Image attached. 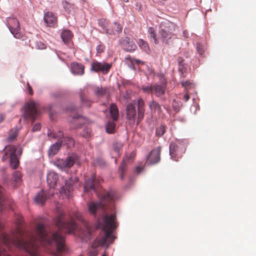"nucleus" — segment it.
Segmentation results:
<instances>
[{"label": "nucleus", "mask_w": 256, "mask_h": 256, "mask_svg": "<svg viewBox=\"0 0 256 256\" xmlns=\"http://www.w3.org/2000/svg\"><path fill=\"white\" fill-rule=\"evenodd\" d=\"M16 223V228L8 234L2 232L0 220V256H59L65 250L64 238L59 232H49L40 223L34 230L26 231L20 216Z\"/></svg>", "instance_id": "obj_1"}, {"label": "nucleus", "mask_w": 256, "mask_h": 256, "mask_svg": "<svg viewBox=\"0 0 256 256\" xmlns=\"http://www.w3.org/2000/svg\"><path fill=\"white\" fill-rule=\"evenodd\" d=\"M70 110L72 111L75 110V107H72L70 108Z\"/></svg>", "instance_id": "obj_56"}, {"label": "nucleus", "mask_w": 256, "mask_h": 256, "mask_svg": "<svg viewBox=\"0 0 256 256\" xmlns=\"http://www.w3.org/2000/svg\"><path fill=\"white\" fill-rule=\"evenodd\" d=\"M111 65L106 63H101L98 62H94L92 64V70L96 72H102L103 73H107L110 70Z\"/></svg>", "instance_id": "obj_14"}, {"label": "nucleus", "mask_w": 256, "mask_h": 256, "mask_svg": "<svg viewBox=\"0 0 256 256\" xmlns=\"http://www.w3.org/2000/svg\"><path fill=\"white\" fill-rule=\"evenodd\" d=\"M62 144L60 141H58L52 144L50 148L48 154L50 156H53L56 154L60 150Z\"/></svg>", "instance_id": "obj_20"}, {"label": "nucleus", "mask_w": 256, "mask_h": 256, "mask_svg": "<svg viewBox=\"0 0 256 256\" xmlns=\"http://www.w3.org/2000/svg\"><path fill=\"white\" fill-rule=\"evenodd\" d=\"M148 32L150 34V36L154 39V43L156 44H158V40L156 38V31L154 28L152 27L149 28L148 30Z\"/></svg>", "instance_id": "obj_34"}, {"label": "nucleus", "mask_w": 256, "mask_h": 256, "mask_svg": "<svg viewBox=\"0 0 256 256\" xmlns=\"http://www.w3.org/2000/svg\"><path fill=\"white\" fill-rule=\"evenodd\" d=\"M71 70L75 74L82 75L84 73V67L82 64L74 62L72 64Z\"/></svg>", "instance_id": "obj_19"}, {"label": "nucleus", "mask_w": 256, "mask_h": 256, "mask_svg": "<svg viewBox=\"0 0 256 256\" xmlns=\"http://www.w3.org/2000/svg\"><path fill=\"white\" fill-rule=\"evenodd\" d=\"M80 256H82V255H80Z\"/></svg>", "instance_id": "obj_60"}, {"label": "nucleus", "mask_w": 256, "mask_h": 256, "mask_svg": "<svg viewBox=\"0 0 256 256\" xmlns=\"http://www.w3.org/2000/svg\"><path fill=\"white\" fill-rule=\"evenodd\" d=\"M176 24L168 20H165L160 24L159 36L162 42L166 44H169L172 38H175L174 32Z\"/></svg>", "instance_id": "obj_4"}, {"label": "nucleus", "mask_w": 256, "mask_h": 256, "mask_svg": "<svg viewBox=\"0 0 256 256\" xmlns=\"http://www.w3.org/2000/svg\"><path fill=\"white\" fill-rule=\"evenodd\" d=\"M143 168L142 166H138L136 168V170L137 173H140L143 170Z\"/></svg>", "instance_id": "obj_52"}, {"label": "nucleus", "mask_w": 256, "mask_h": 256, "mask_svg": "<svg viewBox=\"0 0 256 256\" xmlns=\"http://www.w3.org/2000/svg\"><path fill=\"white\" fill-rule=\"evenodd\" d=\"M41 128V125L40 123H36L32 126V132H35L36 131L40 130Z\"/></svg>", "instance_id": "obj_43"}, {"label": "nucleus", "mask_w": 256, "mask_h": 256, "mask_svg": "<svg viewBox=\"0 0 256 256\" xmlns=\"http://www.w3.org/2000/svg\"><path fill=\"white\" fill-rule=\"evenodd\" d=\"M100 184V180H97L95 176H92L86 181L84 190L85 191L92 190L96 192V189L99 186Z\"/></svg>", "instance_id": "obj_10"}, {"label": "nucleus", "mask_w": 256, "mask_h": 256, "mask_svg": "<svg viewBox=\"0 0 256 256\" xmlns=\"http://www.w3.org/2000/svg\"><path fill=\"white\" fill-rule=\"evenodd\" d=\"M58 178V174L54 172H50L47 175V182L50 188H53L56 184Z\"/></svg>", "instance_id": "obj_18"}, {"label": "nucleus", "mask_w": 256, "mask_h": 256, "mask_svg": "<svg viewBox=\"0 0 256 256\" xmlns=\"http://www.w3.org/2000/svg\"><path fill=\"white\" fill-rule=\"evenodd\" d=\"M160 148L158 147L152 150L147 156V160L150 164H154L160 160Z\"/></svg>", "instance_id": "obj_12"}, {"label": "nucleus", "mask_w": 256, "mask_h": 256, "mask_svg": "<svg viewBox=\"0 0 256 256\" xmlns=\"http://www.w3.org/2000/svg\"><path fill=\"white\" fill-rule=\"evenodd\" d=\"M138 44L140 48L146 53H149L150 52V48L148 44L146 41H144L142 39H140L138 42Z\"/></svg>", "instance_id": "obj_28"}, {"label": "nucleus", "mask_w": 256, "mask_h": 256, "mask_svg": "<svg viewBox=\"0 0 256 256\" xmlns=\"http://www.w3.org/2000/svg\"><path fill=\"white\" fill-rule=\"evenodd\" d=\"M148 107L152 112L160 113L162 108L160 105L155 100H152L148 104Z\"/></svg>", "instance_id": "obj_22"}, {"label": "nucleus", "mask_w": 256, "mask_h": 256, "mask_svg": "<svg viewBox=\"0 0 256 256\" xmlns=\"http://www.w3.org/2000/svg\"><path fill=\"white\" fill-rule=\"evenodd\" d=\"M138 104V118L137 124H138L143 119L145 112V104L142 98H139L137 102Z\"/></svg>", "instance_id": "obj_15"}, {"label": "nucleus", "mask_w": 256, "mask_h": 256, "mask_svg": "<svg viewBox=\"0 0 256 256\" xmlns=\"http://www.w3.org/2000/svg\"><path fill=\"white\" fill-rule=\"evenodd\" d=\"M47 196L46 194L43 190L39 192L34 198L36 203L40 204H44L46 200Z\"/></svg>", "instance_id": "obj_23"}, {"label": "nucleus", "mask_w": 256, "mask_h": 256, "mask_svg": "<svg viewBox=\"0 0 256 256\" xmlns=\"http://www.w3.org/2000/svg\"><path fill=\"white\" fill-rule=\"evenodd\" d=\"M72 34L70 30H64L61 34V38L65 44H68L72 39Z\"/></svg>", "instance_id": "obj_27"}, {"label": "nucleus", "mask_w": 256, "mask_h": 256, "mask_svg": "<svg viewBox=\"0 0 256 256\" xmlns=\"http://www.w3.org/2000/svg\"><path fill=\"white\" fill-rule=\"evenodd\" d=\"M166 84H154L153 85L152 94L160 97L164 94L166 92Z\"/></svg>", "instance_id": "obj_17"}, {"label": "nucleus", "mask_w": 256, "mask_h": 256, "mask_svg": "<svg viewBox=\"0 0 256 256\" xmlns=\"http://www.w3.org/2000/svg\"><path fill=\"white\" fill-rule=\"evenodd\" d=\"M6 25L14 38L24 40V36L19 32L20 30V23L16 18H8L6 20Z\"/></svg>", "instance_id": "obj_7"}, {"label": "nucleus", "mask_w": 256, "mask_h": 256, "mask_svg": "<svg viewBox=\"0 0 256 256\" xmlns=\"http://www.w3.org/2000/svg\"><path fill=\"white\" fill-rule=\"evenodd\" d=\"M116 128V124L114 122H108L106 126V132L112 134L114 132Z\"/></svg>", "instance_id": "obj_32"}, {"label": "nucleus", "mask_w": 256, "mask_h": 256, "mask_svg": "<svg viewBox=\"0 0 256 256\" xmlns=\"http://www.w3.org/2000/svg\"><path fill=\"white\" fill-rule=\"evenodd\" d=\"M116 198L114 191L104 192L100 196L99 202H92L88 204V210L92 214H96V211L99 210H102L104 213L102 218L98 221L102 226V232L92 243V248L100 246H106L108 248L116 238L113 234V231L118 226L114 204Z\"/></svg>", "instance_id": "obj_2"}, {"label": "nucleus", "mask_w": 256, "mask_h": 256, "mask_svg": "<svg viewBox=\"0 0 256 256\" xmlns=\"http://www.w3.org/2000/svg\"><path fill=\"white\" fill-rule=\"evenodd\" d=\"M196 50L200 54H202L204 52L202 46L199 43L196 44Z\"/></svg>", "instance_id": "obj_46"}, {"label": "nucleus", "mask_w": 256, "mask_h": 256, "mask_svg": "<svg viewBox=\"0 0 256 256\" xmlns=\"http://www.w3.org/2000/svg\"><path fill=\"white\" fill-rule=\"evenodd\" d=\"M6 151L2 158V160L4 162L8 160L10 166L16 169L18 167L19 164L18 160L16 156L17 148L15 146H9L6 147Z\"/></svg>", "instance_id": "obj_5"}, {"label": "nucleus", "mask_w": 256, "mask_h": 256, "mask_svg": "<svg viewBox=\"0 0 256 256\" xmlns=\"http://www.w3.org/2000/svg\"><path fill=\"white\" fill-rule=\"evenodd\" d=\"M126 118L131 122L134 123L135 122L136 112L134 104L129 103L126 107Z\"/></svg>", "instance_id": "obj_13"}, {"label": "nucleus", "mask_w": 256, "mask_h": 256, "mask_svg": "<svg viewBox=\"0 0 256 256\" xmlns=\"http://www.w3.org/2000/svg\"><path fill=\"white\" fill-rule=\"evenodd\" d=\"M173 108L177 112L179 110V108H178L176 106H174V104H173Z\"/></svg>", "instance_id": "obj_55"}, {"label": "nucleus", "mask_w": 256, "mask_h": 256, "mask_svg": "<svg viewBox=\"0 0 256 256\" xmlns=\"http://www.w3.org/2000/svg\"><path fill=\"white\" fill-rule=\"evenodd\" d=\"M27 87H28V90L29 94L30 95H32L34 94V92H33L32 89L29 83H28Z\"/></svg>", "instance_id": "obj_50"}, {"label": "nucleus", "mask_w": 256, "mask_h": 256, "mask_svg": "<svg viewBox=\"0 0 256 256\" xmlns=\"http://www.w3.org/2000/svg\"><path fill=\"white\" fill-rule=\"evenodd\" d=\"M178 146L175 143H171L170 146V153L172 159L176 160L175 152L178 150Z\"/></svg>", "instance_id": "obj_31"}, {"label": "nucleus", "mask_w": 256, "mask_h": 256, "mask_svg": "<svg viewBox=\"0 0 256 256\" xmlns=\"http://www.w3.org/2000/svg\"><path fill=\"white\" fill-rule=\"evenodd\" d=\"M98 254V251L96 250H93L89 252L88 256H97Z\"/></svg>", "instance_id": "obj_48"}, {"label": "nucleus", "mask_w": 256, "mask_h": 256, "mask_svg": "<svg viewBox=\"0 0 256 256\" xmlns=\"http://www.w3.org/2000/svg\"><path fill=\"white\" fill-rule=\"evenodd\" d=\"M38 108V104L34 101H30L27 103L24 107V118L31 120L33 123L40 114Z\"/></svg>", "instance_id": "obj_6"}, {"label": "nucleus", "mask_w": 256, "mask_h": 256, "mask_svg": "<svg viewBox=\"0 0 256 256\" xmlns=\"http://www.w3.org/2000/svg\"><path fill=\"white\" fill-rule=\"evenodd\" d=\"M6 116L4 114H0V123H2L6 118Z\"/></svg>", "instance_id": "obj_51"}, {"label": "nucleus", "mask_w": 256, "mask_h": 256, "mask_svg": "<svg viewBox=\"0 0 256 256\" xmlns=\"http://www.w3.org/2000/svg\"><path fill=\"white\" fill-rule=\"evenodd\" d=\"M192 83L190 81H184L182 82V84L184 87L187 88Z\"/></svg>", "instance_id": "obj_49"}, {"label": "nucleus", "mask_w": 256, "mask_h": 256, "mask_svg": "<svg viewBox=\"0 0 256 256\" xmlns=\"http://www.w3.org/2000/svg\"><path fill=\"white\" fill-rule=\"evenodd\" d=\"M80 98L82 104L84 106L88 107L90 106L92 102L86 96L81 94Z\"/></svg>", "instance_id": "obj_35"}, {"label": "nucleus", "mask_w": 256, "mask_h": 256, "mask_svg": "<svg viewBox=\"0 0 256 256\" xmlns=\"http://www.w3.org/2000/svg\"><path fill=\"white\" fill-rule=\"evenodd\" d=\"M18 130H12L10 133V134L8 138V142H12L15 140L18 136Z\"/></svg>", "instance_id": "obj_37"}, {"label": "nucleus", "mask_w": 256, "mask_h": 256, "mask_svg": "<svg viewBox=\"0 0 256 256\" xmlns=\"http://www.w3.org/2000/svg\"><path fill=\"white\" fill-rule=\"evenodd\" d=\"M142 90L144 92L150 93L152 94L153 85L142 86Z\"/></svg>", "instance_id": "obj_40"}, {"label": "nucleus", "mask_w": 256, "mask_h": 256, "mask_svg": "<svg viewBox=\"0 0 256 256\" xmlns=\"http://www.w3.org/2000/svg\"><path fill=\"white\" fill-rule=\"evenodd\" d=\"M22 181V174L20 171H16L12 174V184L14 187L20 184Z\"/></svg>", "instance_id": "obj_24"}, {"label": "nucleus", "mask_w": 256, "mask_h": 256, "mask_svg": "<svg viewBox=\"0 0 256 256\" xmlns=\"http://www.w3.org/2000/svg\"><path fill=\"white\" fill-rule=\"evenodd\" d=\"M78 178H74V182H78Z\"/></svg>", "instance_id": "obj_57"}, {"label": "nucleus", "mask_w": 256, "mask_h": 256, "mask_svg": "<svg viewBox=\"0 0 256 256\" xmlns=\"http://www.w3.org/2000/svg\"><path fill=\"white\" fill-rule=\"evenodd\" d=\"M60 142L62 144L66 145L68 148H70L74 145V140L70 137L64 136L62 140H61Z\"/></svg>", "instance_id": "obj_29"}, {"label": "nucleus", "mask_w": 256, "mask_h": 256, "mask_svg": "<svg viewBox=\"0 0 256 256\" xmlns=\"http://www.w3.org/2000/svg\"><path fill=\"white\" fill-rule=\"evenodd\" d=\"M3 192L4 188L0 186V210H2L4 208V205L5 204Z\"/></svg>", "instance_id": "obj_36"}, {"label": "nucleus", "mask_w": 256, "mask_h": 256, "mask_svg": "<svg viewBox=\"0 0 256 256\" xmlns=\"http://www.w3.org/2000/svg\"><path fill=\"white\" fill-rule=\"evenodd\" d=\"M94 92L96 96L101 97L108 94V89L107 88L97 86L94 88Z\"/></svg>", "instance_id": "obj_26"}, {"label": "nucleus", "mask_w": 256, "mask_h": 256, "mask_svg": "<svg viewBox=\"0 0 256 256\" xmlns=\"http://www.w3.org/2000/svg\"><path fill=\"white\" fill-rule=\"evenodd\" d=\"M122 147V144L119 142H115L112 144V150L116 155H119L120 150Z\"/></svg>", "instance_id": "obj_30"}, {"label": "nucleus", "mask_w": 256, "mask_h": 256, "mask_svg": "<svg viewBox=\"0 0 256 256\" xmlns=\"http://www.w3.org/2000/svg\"><path fill=\"white\" fill-rule=\"evenodd\" d=\"M72 184L67 182H66V186L60 188V192L62 195H64L66 197L69 198L70 191L72 190Z\"/></svg>", "instance_id": "obj_21"}, {"label": "nucleus", "mask_w": 256, "mask_h": 256, "mask_svg": "<svg viewBox=\"0 0 256 256\" xmlns=\"http://www.w3.org/2000/svg\"><path fill=\"white\" fill-rule=\"evenodd\" d=\"M126 59L129 60L132 62H135L137 64H144V62H143L140 60H136L134 58H132L130 56L126 58Z\"/></svg>", "instance_id": "obj_45"}, {"label": "nucleus", "mask_w": 256, "mask_h": 256, "mask_svg": "<svg viewBox=\"0 0 256 256\" xmlns=\"http://www.w3.org/2000/svg\"><path fill=\"white\" fill-rule=\"evenodd\" d=\"M190 98V96L188 94H186L184 96V100L186 102L188 101Z\"/></svg>", "instance_id": "obj_53"}, {"label": "nucleus", "mask_w": 256, "mask_h": 256, "mask_svg": "<svg viewBox=\"0 0 256 256\" xmlns=\"http://www.w3.org/2000/svg\"><path fill=\"white\" fill-rule=\"evenodd\" d=\"M102 256H106L105 254H103V255H102Z\"/></svg>", "instance_id": "obj_59"}, {"label": "nucleus", "mask_w": 256, "mask_h": 256, "mask_svg": "<svg viewBox=\"0 0 256 256\" xmlns=\"http://www.w3.org/2000/svg\"><path fill=\"white\" fill-rule=\"evenodd\" d=\"M124 2H128V0H124Z\"/></svg>", "instance_id": "obj_58"}, {"label": "nucleus", "mask_w": 256, "mask_h": 256, "mask_svg": "<svg viewBox=\"0 0 256 256\" xmlns=\"http://www.w3.org/2000/svg\"><path fill=\"white\" fill-rule=\"evenodd\" d=\"M110 114L111 118L114 121L118 120L119 116L118 110L114 104H111L110 106Z\"/></svg>", "instance_id": "obj_25"}, {"label": "nucleus", "mask_w": 256, "mask_h": 256, "mask_svg": "<svg viewBox=\"0 0 256 256\" xmlns=\"http://www.w3.org/2000/svg\"><path fill=\"white\" fill-rule=\"evenodd\" d=\"M77 156L75 154L68 156L65 159H57L54 162V164L62 170H65L72 166L76 160Z\"/></svg>", "instance_id": "obj_8"}, {"label": "nucleus", "mask_w": 256, "mask_h": 256, "mask_svg": "<svg viewBox=\"0 0 256 256\" xmlns=\"http://www.w3.org/2000/svg\"><path fill=\"white\" fill-rule=\"evenodd\" d=\"M35 48L37 49L44 50L46 48V44L40 41H37L35 43Z\"/></svg>", "instance_id": "obj_41"}, {"label": "nucleus", "mask_w": 256, "mask_h": 256, "mask_svg": "<svg viewBox=\"0 0 256 256\" xmlns=\"http://www.w3.org/2000/svg\"><path fill=\"white\" fill-rule=\"evenodd\" d=\"M103 28L106 33L114 35L119 34L122 30V26L116 22L110 24L108 28L104 26Z\"/></svg>", "instance_id": "obj_11"}, {"label": "nucleus", "mask_w": 256, "mask_h": 256, "mask_svg": "<svg viewBox=\"0 0 256 256\" xmlns=\"http://www.w3.org/2000/svg\"><path fill=\"white\" fill-rule=\"evenodd\" d=\"M44 20L49 26H54L57 22V18L52 12H47L44 14Z\"/></svg>", "instance_id": "obj_16"}, {"label": "nucleus", "mask_w": 256, "mask_h": 256, "mask_svg": "<svg viewBox=\"0 0 256 256\" xmlns=\"http://www.w3.org/2000/svg\"><path fill=\"white\" fill-rule=\"evenodd\" d=\"M104 45L99 44L96 47V50L98 53H100V54L102 53V52H104Z\"/></svg>", "instance_id": "obj_47"}, {"label": "nucleus", "mask_w": 256, "mask_h": 256, "mask_svg": "<svg viewBox=\"0 0 256 256\" xmlns=\"http://www.w3.org/2000/svg\"><path fill=\"white\" fill-rule=\"evenodd\" d=\"M18 154L20 155H21L22 154V149L20 146H18Z\"/></svg>", "instance_id": "obj_54"}, {"label": "nucleus", "mask_w": 256, "mask_h": 256, "mask_svg": "<svg viewBox=\"0 0 256 256\" xmlns=\"http://www.w3.org/2000/svg\"><path fill=\"white\" fill-rule=\"evenodd\" d=\"M119 44L122 48L126 52H132L135 50L136 46L129 37L125 36L120 39Z\"/></svg>", "instance_id": "obj_9"}, {"label": "nucleus", "mask_w": 256, "mask_h": 256, "mask_svg": "<svg viewBox=\"0 0 256 256\" xmlns=\"http://www.w3.org/2000/svg\"><path fill=\"white\" fill-rule=\"evenodd\" d=\"M126 166L125 161L124 160L119 168V171L120 172V177L122 180L123 179L124 176V172L126 170Z\"/></svg>", "instance_id": "obj_38"}, {"label": "nucleus", "mask_w": 256, "mask_h": 256, "mask_svg": "<svg viewBox=\"0 0 256 256\" xmlns=\"http://www.w3.org/2000/svg\"><path fill=\"white\" fill-rule=\"evenodd\" d=\"M74 216L76 219L82 222L84 230L78 229L77 226L72 218L70 219V222H66L64 218V214L62 210H58L57 216L54 219V222L59 230L68 234L76 232H77L76 234L82 238L88 237L90 234V228L88 224L83 219L80 213L76 212Z\"/></svg>", "instance_id": "obj_3"}, {"label": "nucleus", "mask_w": 256, "mask_h": 256, "mask_svg": "<svg viewBox=\"0 0 256 256\" xmlns=\"http://www.w3.org/2000/svg\"><path fill=\"white\" fill-rule=\"evenodd\" d=\"M91 130L88 128H86L84 130L82 134V136L87 138L90 136Z\"/></svg>", "instance_id": "obj_42"}, {"label": "nucleus", "mask_w": 256, "mask_h": 256, "mask_svg": "<svg viewBox=\"0 0 256 256\" xmlns=\"http://www.w3.org/2000/svg\"><path fill=\"white\" fill-rule=\"evenodd\" d=\"M166 131V127L164 126H160V127H158L156 129V134L160 136H162L165 132Z\"/></svg>", "instance_id": "obj_39"}, {"label": "nucleus", "mask_w": 256, "mask_h": 256, "mask_svg": "<svg viewBox=\"0 0 256 256\" xmlns=\"http://www.w3.org/2000/svg\"><path fill=\"white\" fill-rule=\"evenodd\" d=\"M48 136L50 138L52 137L59 140H62L64 137L62 132L60 130H59L58 132H48Z\"/></svg>", "instance_id": "obj_33"}, {"label": "nucleus", "mask_w": 256, "mask_h": 256, "mask_svg": "<svg viewBox=\"0 0 256 256\" xmlns=\"http://www.w3.org/2000/svg\"><path fill=\"white\" fill-rule=\"evenodd\" d=\"M178 60L179 64V70L182 72L184 68V65L182 64L184 60L182 58H178Z\"/></svg>", "instance_id": "obj_44"}]
</instances>
